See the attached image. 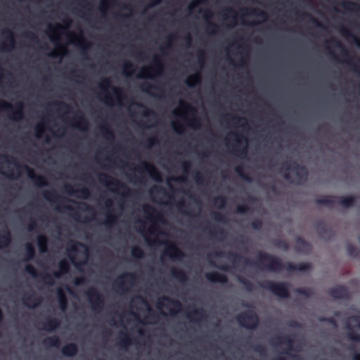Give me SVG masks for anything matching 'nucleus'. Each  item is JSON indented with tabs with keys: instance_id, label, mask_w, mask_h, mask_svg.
I'll return each mask as SVG.
<instances>
[{
	"instance_id": "nucleus-8",
	"label": "nucleus",
	"mask_w": 360,
	"mask_h": 360,
	"mask_svg": "<svg viewBox=\"0 0 360 360\" xmlns=\"http://www.w3.org/2000/svg\"><path fill=\"white\" fill-rule=\"evenodd\" d=\"M24 105L22 101L17 102L14 106L5 101H0V110L11 112L10 117L14 120H20L24 117Z\"/></svg>"
},
{
	"instance_id": "nucleus-56",
	"label": "nucleus",
	"mask_w": 360,
	"mask_h": 360,
	"mask_svg": "<svg viewBox=\"0 0 360 360\" xmlns=\"http://www.w3.org/2000/svg\"><path fill=\"white\" fill-rule=\"evenodd\" d=\"M345 62H346L351 68V70L357 73L359 75H360V59L357 60V63H352L349 60H345Z\"/></svg>"
},
{
	"instance_id": "nucleus-26",
	"label": "nucleus",
	"mask_w": 360,
	"mask_h": 360,
	"mask_svg": "<svg viewBox=\"0 0 360 360\" xmlns=\"http://www.w3.org/2000/svg\"><path fill=\"white\" fill-rule=\"evenodd\" d=\"M77 352V345L73 342L68 343L61 348V353L65 356L72 357L75 356Z\"/></svg>"
},
{
	"instance_id": "nucleus-43",
	"label": "nucleus",
	"mask_w": 360,
	"mask_h": 360,
	"mask_svg": "<svg viewBox=\"0 0 360 360\" xmlns=\"http://www.w3.org/2000/svg\"><path fill=\"white\" fill-rule=\"evenodd\" d=\"M101 131L104 138L108 141H114L115 134L113 131L110 129L107 125L103 124L101 126Z\"/></svg>"
},
{
	"instance_id": "nucleus-12",
	"label": "nucleus",
	"mask_w": 360,
	"mask_h": 360,
	"mask_svg": "<svg viewBox=\"0 0 360 360\" xmlns=\"http://www.w3.org/2000/svg\"><path fill=\"white\" fill-rule=\"evenodd\" d=\"M235 137L236 146L233 149V153L238 156L244 157L248 154V139L243 135L238 133H233Z\"/></svg>"
},
{
	"instance_id": "nucleus-28",
	"label": "nucleus",
	"mask_w": 360,
	"mask_h": 360,
	"mask_svg": "<svg viewBox=\"0 0 360 360\" xmlns=\"http://www.w3.org/2000/svg\"><path fill=\"white\" fill-rule=\"evenodd\" d=\"M11 243V234L8 229L6 228L0 233V249L8 248Z\"/></svg>"
},
{
	"instance_id": "nucleus-24",
	"label": "nucleus",
	"mask_w": 360,
	"mask_h": 360,
	"mask_svg": "<svg viewBox=\"0 0 360 360\" xmlns=\"http://www.w3.org/2000/svg\"><path fill=\"white\" fill-rule=\"evenodd\" d=\"M22 302L27 307L30 308H35L41 302V298L35 296L34 294L30 295H24L22 297Z\"/></svg>"
},
{
	"instance_id": "nucleus-1",
	"label": "nucleus",
	"mask_w": 360,
	"mask_h": 360,
	"mask_svg": "<svg viewBox=\"0 0 360 360\" xmlns=\"http://www.w3.org/2000/svg\"><path fill=\"white\" fill-rule=\"evenodd\" d=\"M214 255L215 257H226L234 264L243 262L247 266H257L261 271L271 272H279L282 270H286L289 272L295 271H305L309 270L311 268V265L307 262H300L298 264H293L290 262H283L281 259L278 257L263 251L258 252L256 262L248 257H243L238 253L231 252L225 253L221 251H218L215 252Z\"/></svg>"
},
{
	"instance_id": "nucleus-53",
	"label": "nucleus",
	"mask_w": 360,
	"mask_h": 360,
	"mask_svg": "<svg viewBox=\"0 0 360 360\" xmlns=\"http://www.w3.org/2000/svg\"><path fill=\"white\" fill-rule=\"evenodd\" d=\"M226 198L223 195L217 196L213 199L214 205L217 206L219 208L224 207L226 204Z\"/></svg>"
},
{
	"instance_id": "nucleus-11",
	"label": "nucleus",
	"mask_w": 360,
	"mask_h": 360,
	"mask_svg": "<svg viewBox=\"0 0 360 360\" xmlns=\"http://www.w3.org/2000/svg\"><path fill=\"white\" fill-rule=\"evenodd\" d=\"M98 177L100 182L108 187L112 186L117 190H122L124 191V194H125V191H130L125 184L107 174H100Z\"/></svg>"
},
{
	"instance_id": "nucleus-51",
	"label": "nucleus",
	"mask_w": 360,
	"mask_h": 360,
	"mask_svg": "<svg viewBox=\"0 0 360 360\" xmlns=\"http://www.w3.org/2000/svg\"><path fill=\"white\" fill-rule=\"evenodd\" d=\"M140 89H141V91H143L147 94H151L152 89H155V90H159L160 91H162V90L160 87L155 86V85H152L149 83H143L140 86Z\"/></svg>"
},
{
	"instance_id": "nucleus-25",
	"label": "nucleus",
	"mask_w": 360,
	"mask_h": 360,
	"mask_svg": "<svg viewBox=\"0 0 360 360\" xmlns=\"http://www.w3.org/2000/svg\"><path fill=\"white\" fill-rule=\"evenodd\" d=\"M186 316L191 321H200L205 317V314L202 309L193 308L186 313Z\"/></svg>"
},
{
	"instance_id": "nucleus-48",
	"label": "nucleus",
	"mask_w": 360,
	"mask_h": 360,
	"mask_svg": "<svg viewBox=\"0 0 360 360\" xmlns=\"http://www.w3.org/2000/svg\"><path fill=\"white\" fill-rule=\"evenodd\" d=\"M346 327L349 329L347 333L348 339L354 342H360V334L355 333L349 323H347Z\"/></svg>"
},
{
	"instance_id": "nucleus-40",
	"label": "nucleus",
	"mask_w": 360,
	"mask_h": 360,
	"mask_svg": "<svg viewBox=\"0 0 360 360\" xmlns=\"http://www.w3.org/2000/svg\"><path fill=\"white\" fill-rule=\"evenodd\" d=\"M35 257V249L32 243H28L25 245V255L24 261L28 262L32 260Z\"/></svg>"
},
{
	"instance_id": "nucleus-20",
	"label": "nucleus",
	"mask_w": 360,
	"mask_h": 360,
	"mask_svg": "<svg viewBox=\"0 0 360 360\" xmlns=\"http://www.w3.org/2000/svg\"><path fill=\"white\" fill-rule=\"evenodd\" d=\"M329 294L335 299H347L349 297L347 288L344 285H337L331 288Z\"/></svg>"
},
{
	"instance_id": "nucleus-35",
	"label": "nucleus",
	"mask_w": 360,
	"mask_h": 360,
	"mask_svg": "<svg viewBox=\"0 0 360 360\" xmlns=\"http://www.w3.org/2000/svg\"><path fill=\"white\" fill-rule=\"evenodd\" d=\"M39 251L45 253L48 251V238L45 235H39L37 238Z\"/></svg>"
},
{
	"instance_id": "nucleus-21",
	"label": "nucleus",
	"mask_w": 360,
	"mask_h": 360,
	"mask_svg": "<svg viewBox=\"0 0 360 360\" xmlns=\"http://www.w3.org/2000/svg\"><path fill=\"white\" fill-rule=\"evenodd\" d=\"M205 278L212 283L225 284L228 282V278L225 274H222L217 271L206 273Z\"/></svg>"
},
{
	"instance_id": "nucleus-19",
	"label": "nucleus",
	"mask_w": 360,
	"mask_h": 360,
	"mask_svg": "<svg viewBox=\"0 0 360 360\" xmlns=\"http://www.w3.org/2000/svg\"><path fill=\"white\" fill-rule=\"evenodd\" d=\"M65 191L70 194H79L77 196L80 198L87 199L90 195V191L86 187H82L79 189L75 190L70 184H65L64 186Z\"/></svg>"
},
{
	"instance_id": "nucleus-22",
	"label": "nucleus",
	"mask_w": 360,
	"mask_h": 360,
	"mask_svg": "<svg viewBox=\"0 0 360 360\" xmlns=\"http://www.w3.org/2000/svg\"><path fill=\"white\" fill-rule=\"evenodd\" d=\"M295 250L297 252L308 254L311 251V245L302 237H298L296 238Z\"/></svg>"
},
{
	"instance_id": "nucleus-41",
	"label": "nucleus",
	"mask_w": 360,
	"mask_h": 360,
	"mask_svg": "<svg viewBox=\"0 0 360 360\" xmlns=\"http://www.w3.org/2000/svg\"><path fill=\"white\" fill-rule=\"evenodd\" d=\"M200 81L201 77L200 73L198 72L189 76L186 80V84L189 87H193L195 85L200 84Z\"/></svg>"
},
{
	"instance_id": "nucleus-38",
	"label": "nucleus",
	"mask_w": 360,
	"mask_h": 360,
	"mask_svg": "<svg viewBox=\"0 0 360 360\" xmlns=\"http://www.w3.org/2000/svg\"><path fill=\"white\" fill-rule=\"evenodd\" d=\"M341 6L347 11L350 12H360V5L348 1H345L341 3Z\"/></svg>"
},
{
	"instance_id": "nucleus-55",
	"label": "nucleus",
	"mask_w": 360,
	"mask_h": 360,
	"mask_svg": "<svg viewBox=\"0 0 360 360\" xmlns=\"http://www.w3.org/2000/svg\"><path fill=\"white\" fill-rule=\"evenodd\" d=\"M131 255L136 259H141L144 257L143 250L139 246H134L131 248Z\"/></svg>"
},
{
	"instance_id": "nucleus-46",
	"label": "nucleus",
	"mask_w": 360,
	"mask_h": 360,
	"mask_svg": "<svg viewBox=\"0 0 360 360\" xmlns=\"http://www.w3.org/2000/svg\"><path fill=\"white\" fill-rule=\"evenodd\" d=\"M318 231L320 236L323 238H330L332 236V231L325 224H319L318 226Z\"/></svg>"
},
{
	"instance_id": "nucleus-5",
	"label": "nucleus",
	"mask_w": 360,
	"mask_h": 360,
	"mask_svg": "<svg viewBox=\"0 0 360 360\" xmlns=\"http://www.w3.org/2000/svg\"><path fill=\"white\" fill-rule=\"evenodd\" d=\"M259 285L260 288L270 291L280 298L288 299L290 296L289 290L290 285L288 282H276L266 280L259 283Z\"/></svg>"
},
{
	"instance_id": "nucleus-57",
	"label": "nucleus",
	"mask_w": 360,
	"mask_h": 360,
	"mask_svg": "<svg viewBox=\"0 0 360 360\" xmlns=\"http://www.w3.org/2000/svg\"><path fill=\"white\" fill-rule=\"evenodd\" d=\"M44 283L49 285H53L54 284V278H56L53 276V274H42L40 275Z\"/></svg>"
},
{
	"instance_id": "nucleus-32",
	"label": "nucleus",
	"mask_w": 360,
	"mask_h": 360,
	"mask_svg": "<svg viewBox=\"0 0 360 360\" xmlns=\"http://www.w3.org/2000/svg\"><path fill=\"white\" fill-rule=\"evenodd\" d=\"M329 43L333 44V46L335 48L341 49V56L343 58L346 59L350 58V56L348 51L345 49V47L340 41L335 38H333L330 41H326L327 44H328Z\"/></svg>"
},
{
	"instance_id": "nucleus-9",
	"label": "nucleus",
	"mask_w": 360,
	"mask_h": 360,
	"mask_svg": "<svg viewBox=\"0 0 360 360\" xmlns=\"http://www.w3.org/2000/svg\"><path fill=\"white\" fill-rule=\"evenodd\" d=\"M86 294L92 309L94 311H101L104 307V299L98 290L92 287L86 291Z\"/></svg>"
},
{
	"instance_id": "nucleus-7",
	"label": "nucleus",
	"mask_w": 360,
	"mask_h": 360,
	"mask_svg": "<svg viewBox=\"0 0 360 360\" xmlns=\"http://www.w3.org/2000/svg\"><path fill=\"white\" fill-rule=\"evenodd\" d=\"M2 158H4L6 160V162L14 164L17 168H23L26 171L28 178L32 180L36 186H44L48 184L46 179L44 176L37 174L34 172V169L30 168L27 165H20V164H18V162L15 160V158H10L6 155H2Z\"/></svg>"
},
{
	"instance_id": "nucleus-16",
	"label": "nucleus",
	"mask_w": 360,
	"mask_h": 360,
	"mask_svg": "<svg viewBox=\"0 0 360 360\" xmlns=\"http://www.w3.org/2000/svg\"><path fill=\"white\" fill-rule=\"evenodd\" d=\"M2 34L6 37V41L1 44L0 50L11 51L15 48V40L14 33L8 29L2 30Z\"/></svg>"
},
{
	"instance_id": "nucleus-62",
	"label": "nucleus",
	"mask_w": 360,
	"mask_h": 360,
	"mask_svg": "<svg viewBox=\"0 0 360 360\" xmlns=\"http://www.w3.org/2000/svg\"><path fill=\"white\" fill-rule=\"evenodd\" d=\"M50 31L53 33L62 32L68 30V27L56 24L54 27L49 26Z\"/></svg>"
},
{
	"instance_id": "nucleus-3",
	"label": "nucleus",
	"mask_w": 360,
	"mask_h": 360,
	"mask_svg": "<svg viewBox=\"0 0 360 360\" xmlns=\"http://www.w3.org/2000/svg\"><path fill=\"white\" fill-rule=\"evenodd\" d=\"M315 202L317 205H325L328 208H333L335 204H338L345 208H349L355 205L356 197L354 195H323L316 198Z\"/></svg>"
},
{
	"instance_id": "nucleus-2",
	"label": "nucleus",
	"mask_w": 360,
	"mask_h": 360,
	"mask_svg": "<svg viewBox=\"0 0 360 360\" xmlns=\"http://www.w3.org/2000/svg\"><path fill=\"white\" fill-rule=\"evenodd\" d=\"M99 88L102 90L100 98L106 104L113 105L115 101L117 104L121 105L122 99L125 97L121 88L111 86V81L109 78L103 79L99 84Z\"/></svg>"
},
{
	"instance_id": "nucleus-13",
	"label": "nucleus",
	"mask_w": 360,
	"mask_h": 360,
	"mask_svg": "<svg viewBox=\"0 0 360 360\" xmlns=\"http://www.w3.org/2000/svg\"><path fill=\"white\" fill-rule=\"evenodd\" d=\"M169 306L172 307V309H170L172 314L179 312L182 308V304L178 300L172 299L167 296H162L159 298L156 304L158 309L167 308Z\"/></svg>"
},
{
	"instance_id": "nucleus-4",
	"label": "nucleus",
	"mask_w": 360,
	"mask_h": 360,
	"mask_svg": "<svg viewBox=\"0 0 360 360\" xmlns=\"http://www.w3.org/2000/svg\"><path fill=\"white\" fill-rule=\"evenodd\" d=\"M290 170H292L295 173L297 180V184H301L302 182L307 181L308 177V171L304 165H299L296 162L287 161L283 163L280 172L283 173V177L285 179H290Z\"/></svg>"
},
{
	"instance_id": "nucleus-49",
	"label": "nucleus",
	"mask_w": 360,
	"mask_h": 360,
	"mask_svg": "<svg viewBox=\"0 0 360 360\" xmlns=\"http://www.w3.org/2000/svg\"><path fill=\"white\" fill-rule=\"evenodd\" d=\"M131 343L132 342L129 335L127 333H123L122 337L120 338V346L124 349H127L129 346L131 345Z\"/></svg>"
},
{
	"instance_id": "nucleus-31",
	"label": "nucleus",
	"mask_w": 360,
	"mask_h": 360,
	"mask_svg": "<svg viewBox=\"0 0 360 360\" xmlns=\"http://www.w3.org/2000/svg\"><path fill=\"white\" fill-rule=\"evenodd\" d=\"M60 325V321L56 318L49 317L44 323V329L47 331H53L58 328Z\"/></svg>"
},
{
	"instance_id": "nucleus-14",
	"label": "nucleus",
	"mask_w": 360,
	"mask_h": 360,
	"mask_svg": "<svg viewBox=\"0 0 360 360\" xmlns=\"http://www.w3.org/2000/svg\"><path fill=\"white\" fill-rule=\"evenodd\" d=\"M43 197L49 202H53V203H57V210L59 212L63 211V210H68V211H73V208L70 205H63L60 204V202H63V198L60 196L58 195L57 193L52 191H45L42 193Z\"/></svg>"
},
{
	"instance_id": "nucleus-59",
	"label": "nucleus",
	"mask_w": 360,
	"mask_h": 360,
	"mask_svg": "<svg viewBox=\"0 0 360 360\" xmlns=\"http://www.w3.org/2000/svg\"><path fill=\"white\" fill-rule=\"evenodd\" d=\"M206 30L212 34H215L219 31V26L214 22L207 21Z\"/></svg>"
},
{
	"instance_id": "nucleus-15",
	"label": "nucleus",
	"mask_w": 360,
	"mask_h": 360,
	"mask_svg": "<svg viewBox=\"0 0 360 360\" xmlns=\"http://www.w3.org/2000/svg\"><path fill=\"white\" fill-rule=\"evenodd\" d=\"M136 169L139 172H147L156 181H162V176L159 170L154 165L146 161L142 162Z\"/></svg>"
},
{
	"instance_id": "nucleus-17",
	"label": "nucleus",
	"mask_w": 360,
	"mask_h": 360,
	"mask_svg": "<svg viewBox=\"0 0 360 360\" xmlns=\"http://www.w3.org/2000/svg\"><path fill=\"white\" fill-rule=\"evenodd\" d=\"M164 254L172 259H180L185 256L184 253L174 243H167Z\"/></svg>"
},
{
	"instance_id": "nucleus-63",
	"label": "nucleus",
	"mask_w": 360,
	"mask_h": 360,
	"mask_svg": "<svg viewBox=\"0 0 360 360\" xmlns=\"http://www.w3.org/2000/svg\"><path fill=\"white\" fill-rule=\"evenodd\" d=\"M250 210V207L245 204L238 205L236 207V212L239 214H246L248 213Z\"/></svg>"
},
{
	"instance_id": "nucleus-60",
	"label": "nucleus",
	"mask_w": 360,
	"mask_h": 360,
	"mask_svg": "<svg viewBox=\"0 0 360 360\" xmlns=\"http://www.w3.org/2000/svg\"><path fill=\"white\" fill-rule=\"evenodd\" d=\"M274 245L276 247H278L279 248H281L282 250H283L285 251H287L289 249V244H288V243L286 240H283V239L276 240L274 241Z\"/></svg>"
},
{
	"instance_id": "nucleus-64",
	"label": "nucleus",
	"mask_w": 360,
	"mask_h": 360,
	"mask_svg": "<svg viewBox=\"0 0 360 360\" xmlns=\"http://www.w3.org/2000/svg\"><path fill=\"white\" fill-rule=\"evenodd\" d=\"M212 217L214 221L218 222H226V217L225 214L220 213V212H213Z\"/></svg>"
},
{
	"instance_id": "nucleus-44",
	"label": "nucleus",
	"mask_w": 360,
	"mask_h": 360,
	"mask_svg": "<svg viewBox=\"0 0 360 360\" xmlns=\"http://www.w3.org/2000/svg\"><path fill=\"white\" fill-rule=\"evenodd\" d=\"M235 172L237 174V175L240 176L241 179H243L244 181L247 182L252 181V178L247 174H245V172H244V167L243 165L236 166L235 168Z\"/></svg>"
},
{
	"instance_id": "nucleus-42",
	"label": "nucleus",
	"mask_w": 360,
	"mask_h": 360,
	"mask_svg": "<svg viewBox=\"0 0 360 360\" xmlns=\"http://www.w3.org/2000/svg\"><path fill=\"white\" fill-rule=\"evenodd\" d=\"M340 32L344 36L352 38L356 46L360 48V39L353 34L350 30L342 26L340 28Z\"/></svg>"
},
{
	"instance_id": "nucleus-37",
	"label": "nucleus",
	"mask_w": 360,
	"mask_h": 360,
	"mask_svg": "<svg viewBox=\"0 0 360 360\" xmlns=\"http://www.w3.org/2000/svg\"><path fill=\"white\" fill-rule=\"evenodd\" d=\"M43 345L46 347H59L60 340L58 336L48 337L43 340Z\"/></svg>"
},
{
	"instance_id": "nucleus-50",
	"label": "nucleus",
	"mask_w": 360,
	"mask_h": 360,
	"mask_svg": "<svg viewBox=\"0 0 360 360\" xmlns=\"http://www.w3.org/2000/svg\"><path fill=\"white\" fill-rule=\"evenodd\" d=\"M295 292L306 298H309L313 294L312 290L309 288H298L295 290Z\"/></svg>"
},
{
	"instance_id": "nucleus-10",
	"label": "nucleus",
	"mask_w": 360,
	"mask_h": 360,
	"mask_svg": "<svg viewBox=\"0 0 360 360\" xmlns=\"http://www.w3.org/2000/svg\"><path fill=\"white\" fill-rule=\"evenodd\" d=\"M163 71V63L160 56H155L153 65L150 67H144L141 72L137 75L138 78L151 77L150 73H155L156 75H160Z\"/></svg>"
},
{
	"instance_id": "nucleus-6",
	"label": "nucleus",
	"mask_w": 360,
	"mask_h": 360,
	"mask_svg": "<svg viewBox=\"0 0 360 360\" xmlns=\"http://www.w3.org/2000/svg\"><path fill=\"white\" fill-rule=\"evenodd\" d=\"M236 321L240 326L250 330L255 329L259 323V316L253 310H247L238 314Z\"/></svg>"
},
{
	"instance_id": "nucleus-23",
	"label": "nucleus",
	"mask_w": 360,
	"mask_h": 360,
	"mask_svg": "<svg viewBox=\"0 0 360 360\" xmlns=\"http://www.w3.org/2000/svg\"><path fill=\"white\" fill-rule=\"evenodd\" d=\"M72 124L82 130H86L89 122L82 113L77 114L72 120Z\"/></svg>"
},
{
	"instance_id": "nucleus-45",
	"label": "nucleus",
	"mask_w": 360,
	"mask_h": 360,
	"mask_svg": "<svg viewBox=\"0 0 360 360\" xmlns=\"http://www.w3.org/2000/svg\"><path fill=\"white\" fill-rule=\"evenodd\" d=\"M203 230L205 231H207L212 237H215V238H217V236L222 238L225 236V233H226L224 230L222 229H218L217 231H215L214 229H212L210 226H206L203 229Z\"/></svg>"
},
{
	"instance_id": "nucleus-30",
	"label": "nucleus",
	"mask_w": 360,
	"mask_h": 360,
	"mask_svg": "<svg viewBox=\"0 0 360 360\" xmlns=\"http://www.w3.org/2000/svg\"><path fill=\"white\" fill-rule=\"evenodd\" d=\"M143 210L145 214L150 215V220H155V218L153 217V214L157 213V211L153 207H152L150 205L146 204L143 206ZM155 220L162 224L165 223V220L164 219L161 214H158V217L155 218Z\"/></svg>"
},
{
	"instance_id": "nucleus-54",
	"label": "nucleus",
	"mask_w": 360,
	"mask_h": 360,
	"mask_svg": "<svg viewBox=\"0 0 360 360\" xmlns=\"http://www.w3.org/2000/svg\"><path fill=\"white\" fill-rule=\"evenodd\" d=\"M238 279V281L247 290L252 291L253 290L254 286L251 281H250L249 280L243 276H239Z\"/></svg>"
},
{
	"instance_id": "nucleus-36",
	"label": "nucleus",
	"mask_w": 360,
	"mask_h": 360,
	"mask_svg": "<svg viewBox=\"0 0 360 360\" xmlns=\"http://www.w3.org/2000/svg\"><path fill=\"white\" fill-rule=\"evenodd\" d=\"M68 35L79 39L78 45L82 48V53L84 55L86 53V51L90 47L91 44L88 42L82 34L77 37L75 33L71 32L69 33Z\"/></svg>"
},
{
	"instance_id": "nucleus-18",
	"label": "nucleus",
	"mask_w": 360,
	"mask_h": 360,
	"mask_svg": "<svg viewBox=\"0 0 360 360\" xmlns=\"http://www.w3.org/2000/svg\"><path fill=\"white\" fill-rule=\"evenodd\" d=\"M135 279V274L133 273H126L120 275L115 281V285L117 289L122 291H126L124 288L126 283H131Z\"/></svg>"
},
{
	"instance_id": "nucleus-27",
	"label": "nucleus",
	"mask_w": 360,
	"mask_h": 360,
	"mask_svg": "<svg viewBox=\"0 0 360 360\" xmlns=\"http://www.w3.org/2000/svg\"><path fill=\"white\" fill-rule=\"evenodd\" d=\"M71 247L68 249V253L70 258L71 262L77 266L78 267L79 264H77L75 262V255L78 252L77 246L83 247L84 248L85 245L84 243L78 242V241H71Z\"/></svg>"
},
{
	"instance_id": "nucleus-58",
	"label": "nucleus",
	"mask_w": 360,
	"mask_h": 360,
	"mask_svg": "<svg viewBox=\"0 0 360 360\" xmlns=\"http://www.w3.org/2000/svg\"><path fill=\"white\" fill-rule=\"evenodd\" d=\"M347 254L354 257H357L359 255V250L352 244H349L347 246Z\"/></svg>"
},
{
	"instance_id": "nucleus-29",
	"label": "nucleus",
	"mask_w": 360,
	"mask_h": 360,
	"mask_svg": "<svg viewBox=\"0 0 360 360\" xmlns=\"http://www.w3.org/2000/svg\"><path fill=\"white\" fill-rule=\"evenodd\" d=\"M70 271V264L65 260L63 259L58 263V271L53 272V276L56 278H59L63 274L69 273Z\"/></svg>"
},
{
	"instance_id": "nucleus-52",
	"label": "nucleus",
	"mask_w": 360,
	"mask_h": 360,
	"mask_svg": "<svg viewBox=\"0 0 360 360\" xmlns=\"http://www.w3.org/2000/svg\"><path fill=\"white\" fill-rule=\"evenodd\" d=\"M245 11H249L250 15L262 18L264 20H266L267 18L266 13L264 11L258 8H245Z\"/></svg>"
},
{
	"instance_id": "nucleus-33",
	"label": "nucleus",
	"mask_w": 360,
	"mask_h": 360,
	"mask_svg": "<svg viewBox=\"0 0 360 360\" xmlns=\"http://www.w3.org/2000/svg\"><path fill=\"white\" fill-rule=\"evenodd\" d=\"M57 297L59 307L62 311H65L68 308V300L65 292L61 288L57 290Z\"/></svg>"
},
{
	"instance_id": "nucleus-39",
	"label": "nucleus",
	"mask_w": 360,
	"mask_h": 360,
	"mask_svg": "<svg viewBox=\"0 0 360 360\" xmlns=\"http://www.w3.org/2000/svg\"><path fill=\"white\" fill-rule=\"evenodd\" d=\"M274 340H276V344L285 345L288 347L289 350L292 349V345L293 343V339L291 337H290L288 335L278 336V337L275 338Z\"/></svg>"
},
{
	"instance_id": "nucleus-61",
	"label": "nucleus",
	"mask_w": 360,
	"mask_h": 360,
	"mask_svg": "<svg viewBox=\"0 0 360 360\" xmlns=\"http://www.w3.org/2000/svg\"><path fill=\"white\" fill-rule=\"evenodd\" d=\"M116 221H117L116 216L110 212H108L107 214V219L105 221V224L108 227L111 228L113 226V224L116 222Z\"/></svg>"
},
{
	"instance_id": "nucleus-34",
	"label": "nucleus",
	"mask_w": 360,
	"mask_h": 360,
	"mask_svg": "<svg viewBox=\"0 0 360 360\" xmlns=\"http://www.w3.org/2000/svg\"><path fill=\"white\" fill-rule=\"evenodd\" d=\"M172 276L181 283H185L188 280V276L186 272L182 269H172L171 270Z\"/></svg>"
},
{
	"instance_id": "nucleus-47",
	"label": "nucleus",
	"mask_w": 360,
	"mask_h": 360,
	"mask_svg": "<svg viewBox=\"0 0 360 360\" xmlns=\"http://www.w3.org/2000/svg\"><path fill=\"white\" fill-rule=\"evenodd\" d=\"M136 70L135 65L130 61H125L123 65V73L126 76H130Z\"/></svg>"
}]
</instances>
